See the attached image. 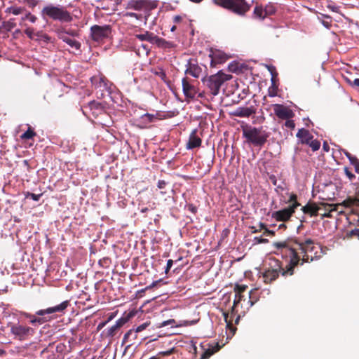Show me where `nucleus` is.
Here are the masks:
<instances>
[{
    "instance_id": "62",
    "label": "nucleus",
    "mask_w": 359,
    "mask_h": 359,
    "mask_svg": "<svg viewBox=\"0 0 359 359\" xmlns=\"http://www.w3.org/2000/svg\"><path fill=\"white\" fill-rule=\"evenodd\" d=\"M6 353L5 351L3 349H0V356L3 355Z\"/></svg>"
},
{
    "instance_id": "51",
    "label": "nucleus",
    "mask_w": 359,
    "mask_h": 359,
    "mask_svg": "<svg viewBox=\"0 0 359 359\" xmlns=\"http://www.w3.org/2000/svg\"><path fill=\"white\" fill-rule=\"evenodd\" d=\"M345 156L348 158L350 163H351V159L355 158V156H352L349 152L345 151L344 152Z\"/></svg>"
},
{
    "instance_id": "46",
    "label": "nucleus",
    "mask_w": 359,
    "mask_h": 359,
    "mask_svg": "<svg viewBox=\"0 0 359 359\" xmlns=\"http://www.w3.org/2000/svg\"><path fill=\"white\" fill-rule=\"evenodd\" d=\"M126 15L128 16H130V17H134L137 19H141L142 18V15H140V14H137L135 13H132V12H128V13H127Z\"/></svg>"
},
{
    "instance_id": "36",
    "label": "nucleus",
    "mask_w": 359,
    "mask_h": 359,
    "mask_svg": "<svg viewBox=\"0 0 359 359\" xmlns=\"http://www.w3.org/2000/svg\"><path fill=\"white\" fill-rule=\"evenodd\" d=\"M174 352H175V348H172L167 351H161L158 353V355L157 356L151 357L149 359H159L158 355H162V356L169 355Z\"/></svg>"
},
{
    "instance_id": "59",
    "label": "nucleus",
    "mask_w": 359,
    "mask_h": 359,
    "mask_svg": "<svg viewBox=\"0 0 359 359\" xmlns=\"http://www.w3.org/2000/svg\"><path fill=\"white\" fill-rule=\"evenodd\" d=\"M323 149L326 151H329V146H328V144L326 142H324V144H323Z\"/></svg>"
},
{
    "instance_id": "54",
    "label": "nucleus",
    "mask_w": 359,
    "mask_h": 359,
    "mask_svg": "<svg viewBox=\"0 0 359 359\" xmlns=\"http://www.w3.org/2000/svg\"><path fill=\"white\" fill-rule=\"evenodd\" d=\"M146 326H147L146 324H143L140 326H138L136 329V332H138L142 331V330H144L146 327Z\"/></svg>"
},
{
    "instance_id": "44",
    "label": "nucleus",
    "mask_w": 359,
    "mask_h": 359,
    "mask_svg": "<svg viewBox=\"0 0 359 359\" xmlns=\"http://www.w3.org/2000/svg\"><path fill=\"white\" fill-rule=\"evenodd\" d=\"M175 320L174 319H170V320H165V321H163L161 324V327H164V326H166V325H171L172 327L173 326L174 324H175Z\"/></svg>"
},
{
    "instance_id": "28",
    "label": "nucleus",
    "mask_w": 359,
    "mask_h": 359,
    "mask_svg": "<svg viewBox=\"0 0 359 359\" xmlns=\"http://www.w3.org/2000/svg\"><path fill=\"white\" fill-rule=\"evenodd\" d=\"M35 40L43 41L46 43L51 42V38L48 35L43 34L42 32H38L36 33Z\"/></svg>"
},
{
    "instance_id": "50",
    "label": "nucleus",
    "mask_w": 359,
    "mask_h": 359,
    "mask_svg": "<svg viewBox=\"0 0 359 359\" xmlns=\"http://www.w3.org/2000/svg\"><path fill=\"white\" fill-rule=\"evenodd\" d=\"M182 19V16H180V15H175L173 18V22L175 23H179V22H181Z\"/></svg>"
},
{
    "instance_id": "38",
    "label": "nucleus",
    "mask_w": 359,
    "mask_h": 359,
    "mask_svg": "<svg viewBox=\"0 0 359 359\" xmlns=\"http://www.w3.org/2000/svg\"><path fill=\"white\" fill-rule=\"evenodd\" d=\"M128 339L129 338L124 337V338H123V340H122V342H121V346H125L124 353H126L129 350L130 346H132L131 344H128Z\"/></svg>"
},
{
    "instance_id": "1",
    "label": "nucleus",
    "mask_w": 359,
    "mask_h": 359,
    "mask_svg": "<svg viewBox=\"0 0 359 359\" xmlns=\"http://www.w3.org/2000/svg\"><path fill=\"white\" fill-rule=\"evenodd\" d=\"M273 246L275 248L274 252L278 255H281L283 258L288 259L287 269L284 271L283 274H290L294 273V268L299 263L301 258L299 254L302 255V262H309L318 257L317 246L314 245V242L310 238L305 240L291 239L289 241L274 242Z\"/></svg>"
},
{
    "instance_id": "18",
    "label": "nucleus",
    "mask_w": 359,
    "mask_h": 359,
    "mask_svg": "<svg viewBox=\"0 0 359 359\" xmlns=\"http://www.w3.org/2000/svg\"><path fill=\"white\" fill-rule=\"evenodd\" d=\"M152 44H155L157 47L163 49H170L175 46V44L173 42L166 41L163 38L158 37L156 34Z\"/></svg>"
},
{
    "instance_id": "63",
    "label": "nucleus",
    "mask_w": 359,
    "mask_h": 359,
    "mask_svg": "<svg viewBox=\"0 0 359 359\" xmlns=\"http://www.w3.org/2000/svg\"><path fill=\"white\" fill-rule=\"evenodd\" d=\"M191 348H193V350L194 351V353L196 352V347L195 346V345L194 344H192L191 345Z\"/></svg>"
},
{
    "instance_id": "16",
    "label": "nucleus",
    "mask_w": 359,
    "mask_h": 359,
    "mask_svg": "<svg viewBox=\"0 0 359 359\" xmlns=\"http://www.w3.org/2000/svg\"><path fill=\"white\" fill-rule=\"evenodd\" d=\"M211 57V66L215 67L217 64H222L225 62L229 58L228 55L221 50L212 51L210 55Z\"/></svg>"
},
{
    "instance_id": "20",
    "label": "nucleus",
    "mask_w": 359,
    "mask_h": 359,
    "mask_svg": "<svg viewBox=\"0 0 359 359\" xmlns=\"http://www.w3.org/2000/svg\"><path fill=\"white\" fill-rule=\"evenodd\" d=\"M255 113L253 107H238L234 112V115L238 117H250Z\"/></svg>"
},
{
    "instance_id": "55",
    "label": "nucleus",
    "mask_w": 359,
    "mask_h": 359,
    "mask_svg": "<svg viewBox=\"0 0 359 359\" xmlns=\"http://www.w3.org/2000/svg\"><path fill=\"white\" fill-rule=\"evenodd\" d=\"M264 234L273 236V235H274V231H271V230L268 229L267 228H266L265 232L264 233Z\"/></svg>"
},
{
    "instance_id": "27",
    "label": "nucleus",
    "mask_w": 359,
    "mask_h": 359,
    "mask_svg": "<svg viewBox=\"0 0 359 359\" xmlns=\"http://www.w3.org/2000/svg\"><path fill=\"white\" fill-rule=\"evenodd\" d=\"M155 34L152 32L145 31L142 34H135V38L139 39L141 41H148L151 43H153L154 39Z\"/></svg>"
},
{
    "instance_id": "33",
    "label": "nucleus",
    "mask_w": 359,
    "mask_h": 359,
    "mask_svg": "<svg viewBox=\"0 0 359 359\" xmlns=\"http://www.w3.org/2000/svg\"><path fill=\"white\" fill-rule=\"evenodd\" d=\"M27 20L32 23H34L36 20V17L35 15L31 14L30 13H27L25 15V16L22 17V18H21L22 21H25Z\"/></svg>"
},
{
    "instance_id": "29",
    "label": "nucleus",
    "mask_w": 359,
    "mask_h": 359,
    "mask_svg": "<svg viewBox=\"0 0 359 359\" xmlns=\"http://www.w3.org/2000/svg\"><path fill=\"white\" fill-rule=\"evenodd\" d=\"M154 118V115L147 113L140 116V122L144 125H147L151 123Z\"/></svg>"
},
{
    "instance_id": "9",
    "label": "nucleus",
    "mask_w": 359,
    "mask_h": 359,
    "mask_svg": "<svg viewBox=\"0 0 359 359\" xmlns=\"http://www.w3.org/2000/svg\"><path fill=\"white\" fill-rule=\"evenodd\" d=\"M90 31L93 40L100 41L109 36L111 27L109 25H93L91 27Z\"/></svg>"
},
{
    "instance_id": "48",
    "label": "nucleus",
    "mask_w": 359,
    "mask_h": 359,
    "mask_svg": "<svg viewBox=\"0 0 359 359\" xmlns=\"http://www.w3.org/2000/svg\"><path fill=\"white\" fill-rule=\"evenodd\" d=\"M166 183L164 180H159L158 182V187L159 189H163L165 188V186Z\"/></svg>"
},
{
    "instance_id": "21",
    "label": "nucleus",
    "mask_w": 359,
    "mask_h": 359,
    "mask_svg": "<svg viewBox=\"0 0 359 359\" xmlns=\"http://www.w3.org/2000/svg\"><path fill=\"white\" fill-rule=\"evenodd\" d=\"M129 6L137 11L147 9L148 7L147 0H131Z\"/></svg>"
},
{
    "instance_id": "7",
    "label": "nucleus",
    "mask_w": 359,
    "mask_h": 359,
    "mask_svg": "<svg viewBox=\"0 0 359 359\" xmlns=\"http://www.w3.org/2000/svg\"><path fill=\"white\" fill-rule=\"evenodd\" d=\"M289 202L292 203V204L288 208L273 212L271 215L272 217L277 221L285 222L289 220L294 212L295 209L299 205V203L297 202V196L295 194L290 195Z\"/></svg>"
},
{
    "instance_id": "25",
    "label": "nucleus",
    "mask_w": 359,
    "mask_h": 359,
    "mask_svg": "<svg viewBox=\"0 0 359 359\" xmlns=\"http://www.w3.org/2000/svg\"><path fill=\"white\" fill-rule=\"evenodd\" d=\"M319 208L316 203H308L305 206L302 207V210L305 214H309L311 216H316L318 215Z\"/></svg>"
},
{
    "instance_id": "8",
    "label": "nucleus",
    "mask_w": 359,
    "mask_h": 359,
    "mask_svg": "<svg viewBox=\"0 0 359 359\" xmlns=\"http://www.w3.org/2000/svg\"><path fill=\"white\" fill-rule=\"evenodd\" d=\"M273 263L274 265L271 266V268L266 269L263 273L264 280L266 283H270L275 280L279 276L280 273H283L284 271H287V265L286 266L285 269H284L277 260H274ZM282 275L284 276L283 274ZM287 275V274H285V276Z\"/></svg>"
},
{
    "instance_id": "49",
    "label": "nucleus",
    "mask_w": 359,
    "mask_h": 359,
    "mask_svg": "<svg viewBox=\"0 0 359 359\" xmlns=\"http://www.w3.org/2000/svg\"><path fill=\"white\" fill-rule=\"evenodd\" d=\"M255 239L257 241L258 243H266L268 242V239H266V238H261L255 237Z\"/></svg>"
},
{
    "instance_id": "43",
    "label": "nucleus",
    "mask_w": 359,
    "mask_h": 359,
    "mask_svg": "<svg viewBox=\"0 0 359 359\" xmlns=\"http://www.w3.org/2000/svg\"><path fill=\"white\" fill-rule=\"evenodd\" d=\"M161 281V279L154 281L151 285L147 286L144 289L142 290V292L150 290L156 286Z\"/></svg>"
},
{
    "instance_id": "61",
    "label": "nucleus",
    "mask_w": 359,
    "mask_h": 359,
    "mask_svg": "<svg viewBox=\"0 0 359 359\" xmlns=\"http://www.w3.org/2000/svg\"><path fill=\"white\" fill-rule=\"evenodd\" d=\"M259 226H260L261 229H264L265 230L266 228V225L264 224H263V223H260Z\"/></svg>"
},
{
    "instance_id": "58",
    "label": "nucleus",
    "mask_w": 359,
    "mask_h": 359,
    "mask_svg": "<svg viewBox=\"0 0 359 359\" xmlns=\"http://www.w3.org/2000/svg\"><path fill=\"white\" fill-rule=\"evenodd\" d=\"M266 8H267V11L269 13V15H271L274 12L272 6H266Z\"/></svg>"
},
{
    "instance_id": "37",
    "label": "nucleus",
    "mask_w": 359,
    "mask_h": 359,
    "mask_svg": "<svg viewBox=\"0 0 359 359\" xmlns=\"http://www.w3.org/2000/svg\"><path fill=\"white\" fill-rule=\"evenodd\" d=\"M344 173L350 181H353L355 179V175L353 174L347 167L344 168Z\"/></svg>"
},
{
    "instance_id": "57",
    "label": "nucleus",
    "mask_w": 359,
    "mask_h": 359,
    "mask_svg": "<svg viewBox=\"0 0 359 359\" xmlns=\"http://www.w3.org/2000/svg\"><path fill=\"white\" fill-rule=\"evenodd\" d=\"M142 47L144 48V50H145L146 53L148 54L150 49L149 48L148 46L146 45V44H143L142 45Z\"/></svg>"
},
{
    "instance_id": "10",
    "label": "nucleus",
    "mask_w": 359,
    "mask_h": 359,
    "mask_svg": "<svg viewBox=\"0 0 359 359\" xmlns=\"http://www.w3.org/2000/svg\"><path fill=\"white\" fill-rule=\"evenodd\" d=\"M182 91L187 100H194L197 95L196 86L190 83L187 77L182 80Z\"/></svg>"
},
{
    "instance_id": "19",
    "label": "nucleus",
    "mask_w": 359,
    "mask_h": 359,
    "mask_svg": "<svg viewBox=\"0 0 359 359\" xmlns=\"http://www.w3.org/2000/svg\"><path fill=\"white\" fill-rule=\"evenodd\" d=\"M208 347L205 348L201 355V359H208L212 355L218 351L221 346L218 343L214 344H207Z\"/></svg>"
},
{
    "instance_id": "52",
    "label": "nucleus",
    "mask_w": 359,
    "mask_h": 359,
    "mask_svg": "<svg viewBox=\"0 0 359 359\" xmlns=\"http://www.w3.org/2000/svg\"><path fill=\"white\" fill-rule=\"evenodd\" d=\"M30 196H31V198L34 201H38L39 200V198H40L41 195H36V194H30Z\"/></svg>"
},
{
    "instance_id": "2",
    "label": "nucleus",
    "mask_w": 359,
    "mask_h": 359,
    "mask_svg": "<svg viewBox=\"0 0 359 359\" xmlns=\"http://www.w3.org/2000/svg\"><path fill=\"white\" fill-rule=\"evenodd\" d=\"M69 305L68 300L62 302L61 304L49 307L46 309H41L36 312V315H32L25 313L24 316L26 318L29 319L30 323L34 326L37 325H42L49 320V318L46 315L52 314L53 313L63 312Z\"/></svg>"
},
{
    "instance_id": "4",
    "label": "nucleus",
    "mask_w": 359,
    "mask_h": 359,
    "mask_svg": "<svg viewBox=\"0 0 359 359\" xmlns=\"http://www.w3.org/2000/svg\"><path fill=\"white\" fill-rule=\"evenodd\" d=\"M212 3L231 13L244 17L250 11L251 4L246 0H212Z\"/></svg>"
},
{
    "instance_id": "34",
    "label": "nucleus",
    "mask_w": 359,
    "mask_h": 359,
    "mask_svg": "<svg viewBox=\"0 0 359 359\" xmlns=\"http://www.w3.org/2000/svg\"><path fill=\"white\" fill-rule=\"evenodd\" d=\"M25 34L30 39H36V33L34 32V30L33 28L27 27L25 30Z\"/></svg>"
},
{
    "instance_id": "3",
    "label": "nucleus",
    "mask_w": 359,
    "mask_h": 359,
    "mask_svg": "<svg viewBox=\"0 0 359 359\" xmlns=\"http://www.w3.org/2000/svg\"><path fill=\"white\" fill-rule=\"evenodd\" d=\"M242 130L246 142L255 147H262L269 137V133L264 130L262 127L256 128L246 126L243 128Z\"/></svg>"
},
{
    "instance_id": "15",
    "label": "nucleus",
    "mask_w": 359,
    "mask_h": 359,
    "mask_svg": "<svg viewBox=\"0 0 359 359\" xmlns=\"http://www.w3.org/2000/svg\"><path fill=\"white\" fill-rule=\"evenodd\" d=\"M202 72V68L194 60H189L187 65L185 73L194 78H198Z\"/></svg>"
},
{
    "instance_id": "24",
    "label": "nucleus",
    "mask_w": 359,
    "mask_h": 359,
    "mask_svg": "<svg viewBox=\"0 0 359 359\" xmlns=\"http://www.w3.org/2000/svg\"><path fill=\"white\" fill-rule=\"evenodd\" d=\"M128 320V318H119L116 323L112 325L109 330H108V337L109 336H114L116 334V331L123 326Z\"/></svg>"
},
{
    "instance_id": "40",
    "label": "nucleus",
    "mask_w": 359,
    "mask_h": 359,
    "mask_svg": "<svg viewBox=\"0 0 359 359\" xmlns=\"http://www.w3.org/2000/svg\"><path fill=\"white\" fill-rule=\"evenodd\" d=\"M286 121L285 122L284 126L290 129H294L295 127V123L293 120L290 119H285Z\"/></svg>"
},
{
    "instance_id": "14",
    "label": "nucleus",
    "mask_w": 359,
    "mask_h": 359,
    "mask_svg": "<svg viewBox=\"0 0 359 359\" xmlns=\"http://www.w3.org/2000/svg\"><path fill=\"white\" fill-rule=\"evenodd\" d=\"M57 37L67 43L72 48H74L76 50H79L81 48V43L75 39H72L69 36V32L65 30H58Z\"/></svg>"
},
{
    "instance_id": "11",
    "label": "nucleus",
    "mask_w": 359,
    "mask_h": 359,
    "mask_svg": "<svg viewBox=\"0 0 359 359\" xmlns=\"http://www.w3.org/2000/svg\"><path fill=\"white\" fill-rule=\"evenodd\" d=\"M273 111L276 116L280 119H290L292 118L294 114L292 109L283 104H275L273 105Z\"/></svg>"
},
{
    "instance_id": "64",
    "label": "nucleus",
    "mask_w": 359,
    "mask_h": 359,
    "mask_svg": "<svg viewBox=\"0 0 359 359\" xmlns=\"http://www.w3.org/2000/svg\"><path fill=\"white\" fill-rule=\"evenodd\" d=\"M282 228H283V229L286 228L285 224H281L279 226V229H282Z\"/></svg>"
},
{
    "instance_id": "32",
    "label": "nucleus",
    "mask_w": 359,
    "mask_h": 359,
    "mask_svg": "<svg viewBox=\"0 0 359 359\" xmlns=\"http://www.w3.org/2000/svg\"><path fill=\"white\" fill-rule=\"evenodd\" d=\"M24 11V8L22 7H15L11 6L7 8V11L13 13V15H19L21 14Z\"/></svg>"
},
{
    "instance_id": "47",
    "label": "nucleus",
    "mask_w": 359,
    "mask_h": 359,
    "mask_svg": "<svg viewBox=\"0 0 359 359\" xmlns=\"http://www.w3.org/2000/svg\"><path fill=\"white\" fill-rule=\"evenodd\" d=\"M90 109L95 108V109H101L100 104L97 103L95 102H92L90 103Z\"/></svg>"
},
{
    "instance_id": "26",
    "label": "nucleus",
    "mask_w": 359,
    "mask_h": 359,
    "mask_svg": "<svg viewBox=\"0 0 359 359\" xmlns=\"http://www.w3.org/2000/svg\"><path fill=\"white\" fill-rule=\"evenodd\" d=\"M297 137L302 139V142L306 144L309 143V141L312 139V136L309 131L304 128H301L297 133Z\"/></svg>"
},
{
    "instance_id": "6",
    "label": "nucleus",
    "mask_w": 359,
    "mask_h": 359,
    "mask_svg": "<svg viewBox=\"0 0 359 359\" xmlns=\"http://www.w3.org/2000/svg\"><path fill=\"white\" fill-rule=\"evenodd\" d=\"M42 14L61 22H70L72 19L70 13L62 6H47L43 8Z\"/></svg>"
},
{
    "instance_id": "30",
    "label": "nucleus",
    "mask_w": 359,
    "mask_h": 359,
    "mask_svg": "<svg viewBox=\"0 0 359 359\" xmlns=\"http://www.w3.org/2000/svg\"><path fill=\"white\" fill-rule=\"evenodd\" d=\"M325 205V208L327 211H328V212H326L325 214L323 215V217H327V218H330L332 217V215H331V212L332 211H336L337 209H336V205H333V204H328V203H325L323 204Z\"/></svg>"
},
{
    "instance_id": "60",
    "label": "nucleus",
    "mask_w": 359,
    "mask_h": 359,
    "mask_svg": "<svg viewBox=\"0 0 359 359\" xmlns=\"http://www.w3.org/2000/svg\"><path fill=\"white\" fill-rule=\"evenodd\" d=\"M197 320H193V321H191V322H189V321H185V324L187 325H193V324H195L196 323Z\"/></svg>"
},
{
    "instance_id": "41",
    "label": "nucleus",
    "mask_w": 359,
    "mask_h": 359,
    "mask_svg": "<svg viewBox=\"0 0 359 359\" xmlns=\"http://www.w3.org/2000/svg\"><path fill=\"white\" fill-rule=\"evenodd\" d=\"M351 164L354 166L355 172L359 174V160L357 158L351 159Z\"/></svg>"
},
{
    "instance_id": "42",
    "label": "nucleus",
    "mask_w": 359,
    "mask_h": 359,
    "mask_svg": "<svg viewBox=\"0 0 359 359\" xmlns=\"http://www.w3.org/2000/svg\"><path fill=\"white\" fill-rule=\"evenodd\" d=\"M327 7L329 10L335 13H339L340 11V7L334 4H328Z\"/></svg>"
},
{
    "instance_id": "45",
    "label": "nucleus",
    "mask_w": 359,
    "mask_h": 359,
    "mask_svg": "<svg viewBox=\"0 0 359 359\" xmlns=\"http://www.w3.org/2000/svg\"><path fill=\"white\" fill-rule=\"evenodd\" d=\"M172 264H173V261L172 259H168V262H167L166 267L165 269V274L168 273V272L170 270Z\"/></svg>"
},
{
    "instance_id": "31",
    "label": "nucleus",
    "mask_w": 359,
    "mask_h": 359,
    "mask_svg": "<svg viewBox=\"0 0 359 359\" xmlns=\"http://www.w3.org/2000/svg\"><path fill=\"white\" fill-rule=\"evenodd\" d=\"M36 135V133L29 127L27 130L21 136V139L22 140H29L33 138Z\"/></svg>"
},
{
    "instance_id": "35",
    "label": "nucleus",
    "mask_w": 359,
    "mask_h": 359,
    "mask_svg": "<svg viewBox=\"0 0 359 359\" xmlns=\"http://www.w3.org/2000/svg\"><path fill=\"white\" fill-rule=\"evenodd\" d=\"M309 145L313 151L319 149L320 147V142L318 140H310Z\"/></svg>"
},
{
    "instance_id": "39",
    "label": "nucleus",
    "mask_w": 359,
    "mask_h": 359,
    "mask_svg": "<svg viewBox=\"0 0 359 359\" xmlns=\"http://www.w3.org/2000/svg\"><path fill=\"white\" fill-rule=\"evenodd\" d=\"M154 74L159 76L163 81H165L166 78V74L162 69H158V70L155 71Z\"/></svg>"
},
{
    "instance_id": "23",
    "label": "nucleus",
    "mask_w": 359,
    "mask_h": 359,
    "mask_svg": "<svg viewBox=\"0 0 359 359\" xmlns=\"http://www.w3.org/2000/svg\"><path fill=\"white\" fill-rule=\"evenodd\" d=\"M247 289V286L246 285H237L235 287V299H234V301H233V308L236 306L241 301L242 298H243V295H242V293L243 292L245 291V290Z\"/></svg>"
},
{
    "instance_id": "22",
    "label": "nucleus",
    "mask_w": 359,
    "mask_h": 359,
    "mask_svg": "<svg viewBox=\"0 0 359 359\" xmlns=\"http://www.w3.org/2000/svg\"><path fill=\"white\" fill-rule=\"evenodd\" d=\"M267 8H264L262 6H256L253 11V18L264 20L268 15Z\"/></svg>"
},
{
    "instance_id": "13",
    "label": "nucleus",
    "mask_w": 359,
    "mask_h": 359,
    "mask_svg": "<svg viewBox=\"0 0 359 359\" xmlns=\"http://www.w3.org/2000/svg\"><path fill=\"white\" fill-rule=\"evenodd\" d=\"M11 333L15 336H29L34 334V329L24 326L20 324H15L11 327Z\"/></svg>"
},
{
    "instance_id": "5",
    "label": "nucleus",
    "mask_w": 359,
    "mask_h": 359,
    "mask_svg": "<svg viewBox=\"0 0 359 359\" xmlns=\"http://www.w3.org/2000/svg\"><path fill=\"white\" fill-rule=\"evenodd\" d=\"M231 79L232 76L231 74H226L219 71L215 74L203 78L202 81L211 95L216 96L219 95L225 83Z\"/></svg>"
},
{
    "instance_id": "17",
    "label": "nucleus",
    "mask_w": 359,
    "mask_h": 359,
    "mask_svg": "<svg viewBox=\"0 0 359 359\" xmlns=\"http://www.w3.org/2000/svg\"><path fill=\"white\" fill-rule=\"evenodd\" d=\"M201 139L197 135V130L195 129L191 133L189 140L187 143L186 148L187 149H193L199 147L201 145Z\"/></svg>"
},
{
    "instance_id": "53",
    "label": "nucleus",
    "mask_w": 359,
    "mask_h": 359,
    "mask_svg": "<svg viewBox=\"0 0 359 359\" xmlns=\"http://www.w3.org/2000/svg\"><path fill=\"white\" fill-rule=\"evenodd\" d=\"M350 83L351 86L359 87V79H355L353 82Z\"/></svg>"
},
{
    "instance_id": "12",
    "label": "nucleus",
    "mask_w": 359,
    "mask_h": 359,
    "mask_svg": "<svg viewBox=\"0 0 359 359\" xmlns=\"http://www.w3.org/2000/svg\"><path fill=\"white\" fill-rule=\"evenodd\" d=\"M91 82L95 88H102L104 90H107L108 93H111L112 92L111 87L113 86L112 83H111L104 76H94L91 78Z\"/></svg>"
},
{
    "instance_id": "56",
    "label": "nucleus",
    "mask_w": 359,
    "mask_h": 359,
    "mask_svg": "<svg viewBox=\"0 0 359 359\" xmlns=\"http://www.w3.org/2000/svg\"><path fill=\"white\" fill-rule=\"evenodd\" d=\"M67 32H69V36H74L77 35V32L74 30H69Z\"/></svg>"
}]
</instances>
